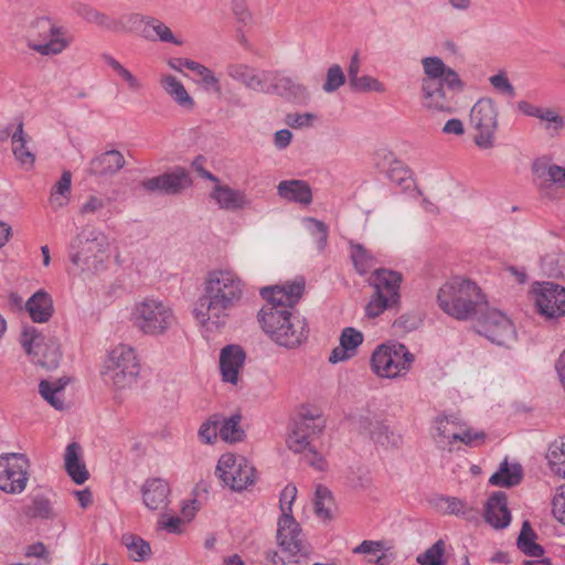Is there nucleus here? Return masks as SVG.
Returning <instances> with one entry per match:
<instances>
[{"label": "nucleus", "mask_w": 565, "mask_h": 565, "mask_svg": "<svg viewBox=\"0 0 565 565\" xmlns=\"http://www.w3.org/2000/svg\"><path fill=\"white\" fill-rule=\"evenodd\" d=\"M303 289L305 281L300 279L260 290L267 303L258 313L259 322L269 338L280 347L295 349L308 339L307 320L292 311Z\"/></svg>", "instance_id": "1"}, {"label": "nucleus", "mask_w": 565, "mask_h": 565, "mask_svg": "<svg viewBox=\"0 0 565 565\" xmlns=\"http://www.w3.org/2000/svg\"><path fill=\"white\" fill-rule=\"evenodd\" d=\"M243 296L244 284L236 273L212 270L203 282L202 295L194 303V318L206 330H220L226 326Z\"/></svg>", "instance_id": "2"}, {"label": "nucleus", "mask_w": 565, "mask_h": 565, "mask_svg": "<svg viewBox=\"0 0 565 565\" xmlns=\"http://www.w3.org/2000/svg\"><path fill=\"white\" fill-rule=\"evenodd\" d=\"M422 65L425 74L422 79L424 105L430 110L454 113L456 104L454 96L448 92H462L463 83L458 73L448 67L438 56L423 57Z\"/></svg>", "instance_id": "3"}, {"label": "nucleus", "mask_w": 565, "mask_h": 565, "mask_svg": "<svg viewBox=\"0 0 565 565\" xmlns=\"http://www.w3.org/2000/svg\"><path fill=\"white\" fill-rule=\"evenodd\" d=\"M438 307L449 317L466 321L481 312L487 305L481 288L470 279L455 277L437 292Z\"/></svg>", "instance_id": "4"}, {"label": "nucleus", "mask_w": 565, "mask_h": 565, "mask_svg": "<svg viewBox=\"0 0 565 565\" xmlns=\"http://www.w3.org/2000/svg\"><path fill=\"white\" fill-rule=\"evenodd\" d=\"M139 373L140 363L135 349L126 344H119L108 353L102 371L105 382L116 390L131 387Z\"/></svg>", "instance_id": "5"}, {"label": "nucleus", "mask_w": 565, "mask_h": 565, "mask_svg": "<svg viewBox=\"0 0 565 565\" xmlns=\"http://www.w3.org/2000/svg\"><path fill=\"white\" fill-rule=\"evenodd\" d=\"M134 326L145 334L160 335L175 322L173 310L163 301L146 298L132 311Z\"/></svg>", "instance_id": "6"}, {"label": "nucleus", "mask_w": 565, "mask_h": 565, "mask_svg": "<svg viewBox=\"0 0 565 565\" xmlns=\"http://www.w3.org/2000/svg\"><path fill=\"white\" fill-rule=\"evenodd\" d=\"M414 359V354L403 343L381 344L371 355V367L380 377L395 379L411 370Z\"/></svg>", "instance_id": "7"}, {"label": "nucleus", "mask_w": 565, "mask_h": 565, "mask_svg": "<svg viewBox=\"0 0 565 565\" xmlns=\"http://www.w3.org/2000/svg\"><path fill=\"white\" fill-rule=\"evenodd\" d=\"M402 275L398 271L380 268L373 274L372 286L374 295L365 307L370 318L379 317L384 310L392 308L399 301V287Z\"/></svg>", "instance_id": "8"}, {"label": "nucleus", "mask_w": 565, "mask_h": 565, "mask_svg": "<svg viewBox=\"0 0 565 565\" xmlns=\"http://www.w3.org/2000/svg\"><path fill=\"white\" fill-rule=\"evenodd\" d=\"M107 246L106 235L96 227L86 225L70 243V260L75 266L89 267Z\"/></svg>", "instance_id": "9"}, {"label": "nucleus", "mask_w": 565, "mask_h": 565, "mask_svg": "<svg viewBox=\"0 0 565 565\" xmlns=\"http://www.w3.org/2000/svg\"><path fill=\"white\" fill-rule=\"evenodd\" d=\"M498 107L490 98H480L470 110V125L477 131L475 143L481 149L494 146L498 128Z\"/></svg>", "instance_id": "10"}, {"label": "nucleus", "mask_w": 565, "mask_h": 565, "mask_svg": "<svg viewBox=\"0 0 565 565\" xmlns=\"http://www.w3.org/2000/svg\"><path fill=\"white\" fill-rule=\"evenodd\" d=\"M255 468L243 456L224 454L218 459L216 473L225 486L243 491L255 482Z\"/></svg>", "instance_id": "11"}, {"label": "nucleus", "mask_w": 565, "mask_h": 565, "mask_svg": "<svg viewBox=\"0 0 565 565\" xmlns=\"http://www.w3.org/2000/svg\"><path fill=\"white\" fill-rule=\"evenodd\" d=\"M30 460L24 454L0 455V490L6 493H22L29 480Z\"/></svg>", "instance_id": "12"}, {"label": "nucleus", "mask_w": 565, "mask_h": 565, "mask_svg": "<svg viewBox=\"0 0 565 565\" xmlns=\"http://www.w3.org/2000/svg\"><path fill=\"white\" fill-rule=\"evenodd\" d=\"M276 540L281 552L289 562L300 563V558H307L303 533L300 524L292 515H280L277 522Z\"/></svg>", "instance_id": "13"}, {"label": "nucleus", "mask_w": 565, "mask_h": 565, "mask_svg": "<svg viewBox=\"0 0 565 565\" xmlns=\"http://www.w3.org/2000/svg\"><path fill=\"white\" fill-rule=\"evenodd\" d=\"M42 337L33 327L25 328L21 334V345L29 355H33L36 364L47 370L56 369L61 360V351L54 340L42 343Z\"/></svg>", "instance_id": "14"}, {"label": "nucleus", "mask_w": 565, "mask_h": 565, "mask_svg": "<svg viewBox=\"0 0 565 565\" xmlns=\"http://www.w3.org/2000/svg\"><path fill=\"white\" fill-rule=\"evenodd\" d=\"M531 294L534 296L537 311L546 318L565 315V288L552 281H535Z\"/></svg>", "instance_id": "15"}, {"label": "nucleus", "mask_w": 565, "mask_h": 565, "mask_svg": "<svg viewBox=\"0 0 565 565\" xmlns=\"http://www.w3.org/2000/svg\"><path fill=\"white\" fill-rule=\"evenodd\" d=\"M478 333L492 343L508 347L515 341L516 331L512 321L503 312L491 309L482 315L478 323Z\"/></svg>", "instance_id": "16"}, {"label": "nucleus", "mask_w": 565, "mask_h": 565, "mask_svg": "<svg viewBox=\"0 0 565 565\" xmlns=\"http://www.w3.org/2000/svg\"><path fill=\"white\" fill-rule=\"evenodd\" d=\"M192 184L190 174L183 168L160 174L142 181V188L149 192H160L173 195L182 192Z\"/></svg>", "instance_id": "17"}, {"label": "nucleus", "mask_w": 565, "mask_h": 565, "mask_svg": "<svg viewBox=\"0 0 565 565\" xmlns=\"http://www.w3.org/2000/svg\"><path fill=\"white\" fill-rule=\"evenodd\" d=\"M533 183L541 193L552 185L565 186V168L553 163L548 158H537L532 163Z\"/></svg>", "instance_id": "18"}, {"label": "nucleus", "mask_w": 565, "mask_h": 565, "mask_svg": "<svg viewBox=\"0 0 565 565\" xmlns=\"http://www.w3.org/2000/svg\"><path fill=\"white\" fill-rule=\"evenodd\" d=\"M268 94H275L288 102L302 104L309 98L308 88L297 78L271 72Z\"/></svg>", "instance_id": "19"}, {"label": "nucleus", "mask_w": 565, "mask_h": 565, "mask_svg": "<svg viewBox=\"0 0 565 565\" xmlns=\"http://www.w3.org/2000/svg\"><path fill=\"white\" fill-rule=\"evenodd\" d=\"M126 21L132 25L145 24L142 34L150 41L159 40L166 43L181 45L182 41L177 39L170 28L159 19L151 15H143L140 13H130L125 17Z\"/></svg>", "instance_id": "20"}, {"label": "nucleus", "mask_w": 565, "mask_h": 565, "mask_svg": "<svg viewBox=\"0 0 565 565\" xmlns=\"http://www.w3.org/2000/svg\"><path fill=\"white\" fill-rule=\"evenodd\" d=\"M245 360L246 353L241 345L228 344L224 347L220 352L222 380L226 383L237 384Z\"/></svg>", "instance_id": "21"}, {"label": "nucleus", "mask_w": 565, "mask_h": 565, "mask_svg": "<svg viewBox=\"0 0 565 565\" xmlns=\"http://www.w3.org/2000/svg\"><path fill=\"white\" fill-rule=\"evenodd\" d=\"M226 73L231 78L241 82L252 90L269 93V87H267L271 77L269 71L257 72L245 64H230Z\"/></svg>", "instance_id": "22"}, {"label": "nucleus", "mask_w": 565, "mask_h": 565, "mask_svg": "<svg viewBox=\"0 0 565 565\" xmlns=\"http://www.w3.org/2000/svg\"><path fill=\"white\" fill-rule=\"evenodd\" d=\"M210 198L215 201L221 210L232 212L249 207L252 203L244 191L221 183L214 185Z\"/></svg>", "instance_id": "23"}, {"label": "nucleus", "mask_w": 565, "mask_h": 565, "mask_svg": "<svg viewBox=\"0 0 565 565\" xmlns=\"http://www.w3.org/2000/svg\"><path fill=\"white\" fill-rule=\"evenodd\" d=\"M484 520L492 527L505 529L511 522V512L508 509V497L502 491L493 492L484 505Z\"/></svg>", "instance_id": "24"}, {"label": "nucleus", "mask_w": 565, "mask_h": 565, "mask_svg": "<svg viewBox=\"0 0 565 565\" xmlns=\"http://www.w3.org/2000/svg\"><path fill=\"white\" fill-rule=\"evenodd\" d=\"M170 491V486L166 480L161 478L147 479L141 488L145 505L152 511L167 508Z\"/></svg>", "instance_id": "25"}, {"label": "nucleus", "mask_w": 565, "mask_h": 565, "mask_svg": "<svg viewBox=\"0 0 565 565\" xmlns=\"http://www.w3.org/2000/svg\"><path fill=\"white\" fill-rule=\"evenodd\" d=\"M31 138L24 132L23 122L19 121L14 132L11 135L12 153L21 168L29 171L34 167L35 153L29 146Z\"/></svg>", "instance_id": "26"}, {"label": "nucleus", "mask_w": 565, "mask_h": 565, "mask_svg": "<svg viewBox=\"0 0 565 565\" xmlns=\"http://www.w3.org/2000/svg\"><path fill=\"white\" fill-rule=\"evenodd\" d=\"M362 342V332L351 327L344 328L340 335V347L332 350L329 362L335 364L349 360L355 355L356 349Z\"/></svg>", "instance_id": "27"}, {"label": "nucleus", "mask_w": 565, "mask_h": 565, "mask_svg": "<svg viewBox=\"0 0 565 565\" xmlns=\"http://www.w3.org/2000/svg\"><path fill=\"white\" fill-rule=\"evenodd\" d=\"M126 160L118 150H108L95 157L89 163L93 174L107 177L114 175L124 168Z\"/></svg>", "instance_id": "28"}, {"label": "nucleus", "mask_w": 565, "mask_h": 565, "mask_svg": "<svg viewBox=\"0 0 565 565\" xmlns=\"http://www.w3.org/2000/svg\"><path fill=\"white\" fill-rule=\"evenodd\" d=\"M81 452V445L74 441L66 446L64 455L65 470L76 484H83L89 477Z\"/></svg>", "instance_id": "29"}, {"label": "nucleus", "mask_w": 565, "mask_h": 565, "mask_svg": "<svg viewBox=\"0 0 565 565\" xmlns=\"http://www.w3.org/2000/svg\"><path fill=\"white\" fill-rule=\"evenodd\" d=\"M278 195L287 201L308 205L312 202V192L303 180H284L277 185Z\"/></svg>", "instance_id": "30"}, {"label": "nucleus", "mask_w": 565, "mask_h": 565, "mask_svg": "<svg viewBox=\"0 0 565 565\" xmlns=\"http://www.w3.org/2000/svg\"><path fill=\"white\" fill-rule=\"evenodd\" d=\"M25 308L34 322L43 323L53 315V300L44 290H38L26 301Z\"/></svg>", "instance_id": "31"}, {"label": "nucleus", "mask_w": 565, "mask_h": 565, "mask_svg": "<svg viewBox=\"0 0 565 565\" xmlns=\"http://www.w3.org/2000/svg\"><path fill=\"white\" fill-rule=\"evenodd\" d=\"M50 40L45 43L32 44L30 47L42 55H56L62 53L71 43L66 38V30L51 25L49 30Z\"/></svg>", "instance_id": "32"}, {"label": "nucleus", "mask_w": 565, "mask_h": 565, "mask_svg": "<svg viewBox=\"0 0 565 565\" xmlns=\"http://www.w3.org/2000/svg\"><path fill=\"white\" fill-rule=\"evenodd\" d=\"M523 479V469L522 466L518 462L509 463L507 459H504L498 469L490 479L489 482L495 487H514L518 486Z\"/></svg>", "instance_id": "33"}, {"label": "nucleus", "mask_w": 565, "mask_h": 565, "mask_svg": "<svg viewBox=\"0 0 565 565\" xmlns=\"http://www.w3.org/2000/svg\"><path fill=\"white\" fill-rule=\"evenodd\" d=\"M163 90L182 108L192 109L193 98L186 92L184 85L173 75L166 74L160 78Z\"/></svg>", "instance_id": "34"}, {"label": "nucleus", "mask_w": 565, "mask_h": 565, "mask_svg": "<svg viewBox=\"0 0 565 565\" xmlns=\"http://www.w3.org/2000/svg\"><path fill=\"white\" fill-rule=\"evenodd\" d=\"M438 507L445 513L462 516L469 522H477L479 520V511L456 497H440L438 499Z\"/></svg>", "instance_id": "35"}, {"label": "nucleus", "mask_w": 565, "mask_h": 565, "mask_svg": "<svg viewBox=\"0 0 565 565\" xmlns=\"http://www.w3.org/2000/svg\"><path fill=\"white\" fill-rule=\"evenodd\" d=\"M70 383V377L63 376L55 381L42 380L39 384V392L41 396L55 409L62 411L64 402L60 394L64 391L65 386Z\"/></svg>", "instance_id": "36"}, {"label": "nucleus", "mask_w": 565, "mask_h": 565, "mask_svg": "<svg viewBox=\"0 0 565 565\" xmlns=\"http://www.w3.org/2000/svg\"><path fill=\"white\" fill-rule=\"evenodd\" d=\"M72 174L64 171L60 180L53 185L49 198L52 210L57 211L66 206L70 202Z\"/></svg>", "instance_id": "37"}, {"label": "nucleus", "mask_w": 565, "mask_h": 565, "mask_svg": "<svg viewBox=\"0 0 565 565\" xmlns=\"http://www.w3.org/2000/svg\"><path fill=\"white\" fill-rule=\"evenodd\" d=\"M536 537L537 535L531 527L530 522L524 521L516 542L518 548L527 556L536 558L542 557L544 548L535 542Z\"/></svg>", "instance_id": "38"}, {"label": "nucleus", "mask_w": 565, "mask_h": 565, "mask_svg": "<svg viewBox=\"0 0 565 565\" xmlns=\"http://www.w3.org/2000/svg\"><path fill=\"white\" fill-rule=\"evenodd\" d=\"M546 460L552 473L565 479V437H561L550 445Z\"/></svg>", "instance_id": "39"}, {"label": "nucleus", "mask_w": 565, "mask_h": 565, "mask_svg": "<svg viewBox=\"0 0 565 565\" xmlns=\"http://www.w3.org/2000/svg\"><path fill=\"white\" fill-rule=\"evenodd\" d=\"M460 425L459 418L456 415H439L434 420V428L436 430L435 438L438 443L448 441L449 445L454 444V435L457 434V427Z\"/></svg>", "instance_id": "40"}, {"label": "nucleus", "mask_w": 565, "mask_h": 565, "mask_svg": "<svg viewBox=\"0 0 565 565\" xmlns=\"http://www.w3.org/2000/svg\"><path fill=\"white\" fill-rule=\"evenodd\" d=\"M445 553L446 543L444 540L439 539L425 552L418 554L416 556V562L419 565H447Z\"/></svg>", "instance_id": "41"}, {"label": "nucleus", "mask_w": 565, "mask_h": 565, "mask_svg": "<svg viewBox=\"0 0 565 565\" xmlns=\"http://www.w3.org/2000/svg\"><path fill=\"white\" fill-rule=\"evenodd\" d=\"M122 543L130 553V558L135 562L145 561L151 554V547L148 542L134 534H125Z\"/></svg>", "instance_id": "42"}, {"label": "nucleus", "mask_w": 565, "mask_h": 565, "mask_svg": "<svg viewBox=\"0 0 565 565\" xmlns=\"http://www.w3.org/2000/svg\"><path fill=\"white\" fill-rule=\"evenodd\" d=\"M351 259L355 270L360 275L366 274L374 265L372 254L359 243H350Z\"/></svg>", "instance_id": "43"}, {"label": "nucleus", "mask_w": 565, "mask_h": 565, "mask_svg": "<svg viewBox=\"0 0 565 565\" xmlns=\"http://www.w3.org/2000/svg\"><path fill=\"white\" fill-rule=\"evenodd\" d=\"M239 415H233L227 419H224L218 429L220 437L230 443L239 441L244 437V430L239 427Z\"/></svg>", "instance_id": "44"}, {"label": "nucleus", "mask_w": 565, "mask_h": 565, "mask_svg": "<svg viewBox=\"0 0 565 565\" xmlns=\"http://www.w3.org/2000/svg\"><path fill=\"white\" fill-rule=\"evenodd\" d=\"M76 13L89 23H95L99 26L111 29V20L103 12L96 10L89 4L78 3L75 7Z\"/></svg>", "instance_id": "45"}, {"label": "nucleus", "mask_w": 565, "mask_h": 565, "mask_svg": "<svg viewBox=\"0 0 565 565\" xmlns=\"http://www.w3.org/2000/svg\"><path fill=\"white\" fill-rule=\"evenodd\" d=\"M103 60L119 77H121L127 83L129 89L132 92H138L142 88L140 81L111 55L105 54L103 55Z\"/></svg>", "instance_id": "46"}, {"label": "nucleus", "mask_w": 565, "mask_h": 565, "mask_svg": "<svg viewBox=\"0 0 565 565\" xmlns=\"http://www.w3.org/2000/svg\"><path fill=\"white\" fill-rule=\"evenodd\" d=\"M332 504H333V500H332L331 491L323 486H318L316 489V499H315L316 514L323 519H330Z\"/></svg>", "instance_id": "47"}, {"label": "nucleus", "mask_w": 565, "mask_h": 565, "mask_svg": "<svg viewBox=\"0 0 565 565\" xmlns=\"http://www.w3.org/2000/svg\"><path fill=\"white\" fill-rule=\"evenodd\" d=\"M324 427V420L320 416H312L303 414L301 418L296 423L295 430L306 434L311 438L322 431Z\"/></svg>", "instance_id": "48"}, {"label": "nucleus", "mask_w": 565, "mask_h": 565, "mask_svg": "<svg viewBox=\"0 0 565 565\" xmlns=\"http://www.w3.org/2000/svg\"><path fill=\"white\" fill-rule=\"evenodd\" d=\"M345 83V75L340 65L333 64L327 71L326 81L322 89L328 93L337 92Z\"/></svg>", "instance_id": "49"}, {"label": "nucleus", "mask_w": 565, "mask_h": 565, "mask_svg": "<svg viewBox=\"0 0 565 565\" xmlns=\"http://www.w3.org/2000/svg\"><path fill=\"white\" fill-rule=\"evenodd\" d=\"M305 222L308 224V230L316 241L318 250L322 252L327 245L328 226L322 221L313 217H307Z\"/></svg>", "instance_id": "50"}, {"label": "nucleus", "mask_w": 565, "mask_h": 565, "mask_svg": "<svg viewBox=\"0 0 565 565\" xmlns=\"http://www.w3.org/2000/svg\"><path fill=\"white\" fill-rule=\"evenodd\" d=\"M387 178L395 184L408 188L411 185V171L402 161H393L387 170Z\"/></svg>", "instance_id": "51"}, {"label": "nucleus", "mask_w": 565, "mask_h": 565, "mask_svg": "<svg viewBox=\"0 0 565 565\" xmlns=\"http://www.w3.org/2000/svg\"><path fill=\"white\" fill-rule=\"evenodd\" d=\"M350 87L359 93H384L385 86L377 78L372 77L370 75L359 76L354 82L350 84Z\"/></svg>", "instance_id": "52"}, {"label": "nucleus", "mask_w": 565, "mask_h": 565, "mask_svg": "<svg viewBox=\"0 0 565 565\" xmlns=\"http://www.w3.org/2000/svg\"><path fill=\"white\" fill-rule=\"evenodd\" d=\"M30 514L33 518H40L45 520H51L55 516L52 504L47 498L44 495H36L30 508Z\"/></svg>", "instance_id": "53"}, {"label": "nucleus", "mask_w": 565, "mask_h": 565, "mask_svg": "<svg viewBox=\"0 0 565 565\" xmlns=\"http://www.w3.org/2000/svg\"><path fill=\"white\" fill-rule=\"evenodd\" d=\"M551 505L553 516L565 525V482L555 488Z\"/></svg>", "instance_id": "54"}, {"label": "nucleus", "mask_w": 565, "mask_h": 565, "mask_svg": "<svg viewBox=\"0 0 565 565\" xmlns=\"http://www.w3.org/2000/svg\"><path fill=\"white\" fill-rule=\"evenodd\" d=\"M188 65L189 70L195 72L200 76L201 82L205 86L213 87L215 90H220L218 79L215 77V75L210 68L195 61L188 63Z\"/></svg>", "instance_id": "55"}, {"label": "nucleus", "mask_w": 565, "mask_h": 565, "mask_svg": "<svg viewBox=\"0 0 565 565\" xmlns=\"http://www.w3.org/2000/svg\"><path fill=\"white\" fill-rule=\"evenodd\" d=\"M316 115L312 113H291L286 116V124L294 129L308 128L313 125Z\"/></svg>", "instance_id": "56"}, {"label": "nucleus", "mask_w": 565, "mask_h": 565, "mask_svg": "<svg viewBox=\"0 0 565 565\" xmlns=\"http://www.w3.org/2000/svg\"><path fill=\"white\" fill-rule=\"evenodd\" d=\"M546 122V129L558 131L564 127V118L552 108H542L539 118Z\"/></svg>", "instance_id": "57"}, {"label": "nucleus", "mask_w": 565, "mask_h": 565, "mask_svg": "<svg viewBox=\"0 0 565 565\" xmlns=\"http://www.w3.org/2000/svg\"><path fill=\"white\" fill-rule=\"evenodd\" d=\"M309 436L292 429L287 439V445L294 452H306L310 447Z\"/></svg>", "instance_id": "58"}, {"label": "nucleus", "mask_w": 565, "mask_h": 565, "mask_svg": "<svg viewBox=\"0 0 565 565\" xmlns=\"http://www.w3.org/2000/svg\"><path fill=\"white\" fill-rule=\"evenodd\" d=\"M489 81L493 88H495L498 92L505 94L510 97H513L515 95V89L513 85L510 83L505 73L500 72L495 75H492L489 78Z\"/></svg>", "instance_id": "59"}, {"label": "nucleus", "mask_w": 565, "mask_h": 565, "mask_svg": "<svg viewBox=\"0 0 565 565\" xmlns=\"http://www.w3.org/2000/svg\"><path fill=\"white\" fill-rule=\"evenodd\" d=\"M297 495V488L292 484H288L284 488L280 494V510L281 515H292V503Z\"/></svg>", "instance_id": "60"}, {"label": "nucleus", "mask_w": 565, "mask_h": 565, "mask_svg": "<svg viewBox=\"0 0 565 565\" xmlns=\"http://www.w3.org/2000/svg\"><path fill=\"white\" fill-rule=\"evenodd\" d=\"M218 420H207L199 429V437L205 444H213L218 435Z\"/></svg>", "instance_id": "61"}, {"label": "nucleus", "mask_w": 565, "mask_h": 565, "mask_svg": "<svg viewBox=\"0 0 565 565\" xmlns=\"http://www.w3.org/2000/svg\"><path fill=\"white\" fill-rule=\"evenodd\" d=\"M110 202L109 199H104L96 195H90L86 200V202L81 206L79 213L82 215L86 214H95L103 210L108 203Z\"/></svg>", "instance_id": "62"}, {"label": "nucleus", "mask_w": 565, "mask_h": 565, "mask_svg": "<svg viewBox=\"0 0 565 565\" xmlns=\"http://www.w3.org/2000/svg\"><path fill=\"white\" fill-rule=\"evenodd\" d=\"M418 324L419 320L415 316L402 315L394 321L393 327L402 332H409L417 329Z\"/></svg>", "instance_id": "63"}, {"label": "nucleus", "mask_w": 565, "mask_h": 565, "mask_svg": "<svg viewBox=\"0 0 565 565\" xmlns=\"http://www.w3.org/2000/svg\"><path fill=\"white\" fill-rule=\"evenodd\" d=\"M384 548V544L381 541H369L365 540L356 547H354L353 553L355 554H376Z\"/></svg>", "instance_id": "64"}]
</instances>
